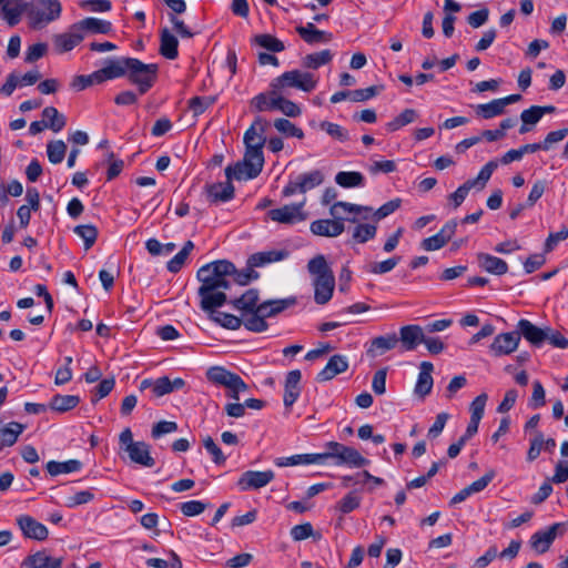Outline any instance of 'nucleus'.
I'll return each instance as SVG.
<instances>
[{
  "label": "nucleus",
  "instance_id": "obj_64",
  "mask_svg": "<svg viewBox=\"0 0 568 568\" xmlns=\"http://www.w3.org/2000/svg\"><path fill=\"white\" fill-rule=\"evenodd\" d=\"M206 504L200 500H190L180 505L181 513L186 517H193L202 514L206 509Z\"/></svg>",
  "mask_w": 568,
  "mask_h": 568
},
{
  "label": "nucleus",
  "instance_id": "obj_14",
  "mask_svg": "<svg viewBox=\"0 0 568 568\" xmlns=\"http://www.w3.org/2000/svg\"><path fill=\"white\" fill-rule=\"evenodd\" d=\"M268 125L270 123L265 119L257 116L244 133L245 149H263L266 142L265 132Z\"/></svg>",
  "mask_w": 568,
  "mask_h": 568
},
{
  "label": "nucleus",
  "instance_id": "obj_48",
  "mask_svg": "<svg viewBox=\"0 0 568 568\" xmlns=\"http://www.w3.org/2000/svg\"><path fill=\"white\" fill-rule=\"evenodd\" d=\"M377 227L373 224H357L352 234L354 243H366L376 236Z\"/></svg>",
  "mask_w": 568,
  "mask_h": 568
},
{
  "label": "nucleus",
  "instance_id": "obj_15",
  "mask_svg": "<svg viewBox=\"0 0 568 568\" xmlns=\"http://www.w3.org/2000/svg\"><path fill=\"white\" fill-rule=\"evenodd\" d=\"M17 525L26 538L39 541L45 540L48 538V528L29 515L19 516L17 518Z\"/></svg>",
  "mask_w": 568,
  "mask_h": 568
},
{
  "label": "nucleus",
  "instance_id": "obj_50",
  "mask_svg": "<svg viewBox=\"0 0 568 568\" xmlns=\"http://www.w3.org/2000/svg\"><path fill=\"white\" fill-rule=\"evenodd\" d=\"M74 233L83 240L85 250L91 248L98 239V229L92 224L78 225Z\"/></svg>",
  "mask_w": 568,
  "mask_h": 568
},
{
  "label": "nucleus",
  "instance_id": "obj_39",
  "mask_svg": "<svg viewBox=\"0 0 568 568\" xmlns=\"http://www.w3.org/2000/svg\"><path fill=\"white\" fill-rule=\"evenodd\" d=\"M28 2H19L14 1V7H9V3H6L1 7V11L10 27L17 26L23 12L27 13Z\"/></svg>",
  "mask_w": 568,
  "mask_h": 568
},
{
  "label": "nucleus",
  "instance_id": "obj_38",
  "mask_svg": "<svg viewBox=\"0 0 568 568\" xmlns=\"http://www.w3.org/2000/svg\"><path fill=\"white\" fill-rule=\"evenodd\" d=\"M244 159L252 164L248 178H256L262 172L264 165L263 149H246Z\"/></svg>",
  "mask_w": 568,
  "mask_h": 568
},
{
  "label": "nucleus",
  "instance_id": "obj_49",
  "mask_svg": "<svg viewBox=\"0 0 568 568\" xmlns=\"http://www.w3.org/2000/svg\"><path fill=\"white\" fill-rule=\"evenodd\" d=\"M67 145L62 140L51 141L47 144V154L51 163H61L65 156Z\"/></svg>",
  "mask_w": 568,
  "mask_h": 568
},
{
  "label": "nucleus",
  "instance_id": "obj_33",
  "mask_svg": "<svg viewBox=\"0 0 568 568\" xmlns=\"http://www.w3.org/2000/svg\"><path fill=\"white\" fill-rule=\"evenodd\" d=\"M280 93H282L278 89L271 88L268 93H260L252 100V105L256 111H267V110H277Z\"/></svg>",
  "mask_w": 568,
  "mask_h": 568
},
{
  "label": "nucleus",
  "instance_id": "obj_19",
  "mask_svg": "<svg viewBox=\"0 0 568 568\" xmlns=\"http://www.w3.org/2000/svg\"><path fill=\"white\" fill-rule=\"evenodd\" d=\"M128 58L109 59L105 65L97 70L98 78L101 83L106 80H113L121 77H126Z\"/></svg>",
  "mask_w": 568,
  "mask_h": 568
},
{
  "label": "nucleus",
  "instance_id": "obj_57",
  "mask_svg": "<svg viewBox=\"0 0 568 568\" xmlns=\"http://www.w3.org/2000/svg\"><path fill=\"white\" fill-rule=\"evenodd\" d=\"M383 85H372L365 89H356L351 91L353 102L367 101L383 91Z\"/></svg>",
  "mask_w": 568,
  "mask_h": 568
},
{
  "label": "nucleus",
  "instance_id": "obj_2",
  "mask_svg": "<svg viewBox=\"0 0 568 568\" xmlns=\"http://www.w3.org/2000/svg\"><path fill=\"white\" fill-rule=\"evenodd\" d=\"M307 271L314 277V301L318 305L328 303L335 288V277L325 256L318 254L310 260Z\"/></svg>",
  "mask_w": 568,
  "mask_h": 568
},
{
  "label": "nucleus",
  "instance_id": "obj_32",
  "mask_svg": "<svg viewBox=\"0 0 568 568\" xmlns=\"http://www.w3.org/2000/svg\"><path fill=\"white\" fill-rule=\"evenodd\" d=\"M26 426L17 423L10 422L9 424L2 426L0 425V450L4 447L13 446L19 436L23 433Z\"/></svg>",
  "mask_w": 568,
  "mask_h": 568
},
{
  "label": "nucleus",
  "instance_id": "obj_1",
  "mask_svg": "<svg viewBox=\"0 0 568 568\" xmlns=\"http://www.w3.org/2000/svg\"><path fill=\"white\" fill-rule=\"evenodd\" d=\"M234 272V264L226 260L211 262L199 268L196 277L201 286L197 294L202 311L213 314L227 302L225 291L231 286V275Z\"/></svg>",
  "mask_w": 568,
  "mask_h": 568
},
{
  "label": "nucleus",
  "instance_id": "obj_31",
  "mask_svg": "<svg viewBox=\"0 0 568 568\" xmlns=\"http://www.w3.org/2000/svg\"><path fill=\"white\" fill-rule=\"evenodd\" d=\"M434 366L430 362H423L420 364V372L418 374L417 383L415 385V394L425 397L432 392L433 377L432 372Z\"/></svg>",
  "mask_w": 568,
  "mask_h": 568
},
{
  "label": "nucleus",
  "instance_id": "obj_53",
  "mask_svg": "<svg viewBox=\"0 0 568 568\" xmlns=\"http://www.w3.org/2000/svg\"><path fill=\"white\" fill-rule=\"evenodd\" d=\"M361 505V497L356 490L349 491L345 497H343L338 504L337 509L342 514H349L353 510L357 509Z\"/></svg>",
  "mask_w": 568,
  "mask_h": 568
},
{
  "label": "nucleus",
  "instance_id": "obj_40",
  "mask_svg": "<svg viewBox=\"0 0 568 568\" xmlns=\"http://www.w3.org/2000/svg\"><path fill=\"white\" fill-rule=\"evenodd\" d=\"M364 180V175L356 171H341L335 176V182L345 189L363 186Z\"/></svg>",
  "mask_w": 568,
  "mask_h": 568
},
{
  "label": "nucleus",
  "instance_id": "obj_9",
  "mask_svg": "<svg viewBox=\"0 0 568 568\" xmlns=\"http://www.w3.org/2000/svg\"><path fill=\"white\" fill-rule=\"evenodd\" d=\"M326 448L331 449L332 458L336 459L335 465H348L351 467H363L369 464V460L363 457L358 450L345 446L337 442L326 443Z\"/></svg>",
  "mask_w": 568,
  "mask_h": 568
},
{
  "label": "nucleus",
  "instance_id": "obj_30",
  "mask_svg": "<svg viewBox=\"0 0 568 568\" xmlns=\"http://www.w3.org/2000/svg\"><path fill=\"white\" fill-rule=\"evenodd\" d=\"M179 40L170 32L168 28H163L160 32V53L169 60H174L179 55Z\"/></svg>",
  "mask_w": 568,
  "mask_h": 568
},
{
  "label": "nucleus",
  "instance_id": "obj_13",
  "mask_svg": "<svg viewBox=\"0 0 568 568\" xmlns=\"http://www.w3.org/2000/svg\"><path fill=\"white\" fill-rule=\"evenodd\" d=\"M520 336L517 332L498 334L489 346L490 353L496 356H505L515 352L519 345Z\"/></svg>",
  "mask_w": 568,
  "mask_h": 568
},
{
  "label": "nucleus",
  "instance_id": "obj_10",
  "mask_svg": "<svg viewBox=\"0 0 568 568\" xmlns=\"http://www.w3.org/2000/svg\"><path fill=\"white\" fill-rule=\"evenodd\" d=\"M568 529V520L564 523H556L545 530H538L530 537V547L537 554L546 552L558 535H564Z\"/></svg>",
  "mask_w": 568,
  "mask_h": 568
},
{
  "label": "nucleus",
  "instance_id": "obj_20",
  "mask_svg": "<svg viewBox=\"0 0 568 568\" xmlns=\"http://www.w3.org/2000/svg\"><path fill=\"white\" fill-rule=\"evenodd\" d=\"M295 31L307 44L328 43L333 39L331 32L318 30L312 22L297 26Z\"/></svg>",
  "mask_w": 568,
  "mask_h": 568
},
{
  "label": "nucleus",
  "instance_id": "obj_47",
  "mask_svg": "<svg viewBox=\"0 0 568 568\" xmlns=\"http://www.w3.org/2000/svg\"><path fill=\"white\" fill-rule=\"evenodd\" d=\"M363 209H364V205H358V204L339 201V202H335L331 206L329 214L334 219H343L344 220V217H343L344 214H347V213L359 214V213H362Z\"/></svg>",
  "mask_w": 568,
  "mask_h": 568
},
{
  "label": "nucleus",
  "instance_id": "obj_25",
  "mask_svg": "<svg viewBox=\"0 0 568 568\" xmlns=\"http://www.w3.org/2000/svg\"><path fill=\"white\" fill-rule=\"evenodd\" d=\"M476 257L479 267L490 274L504 275L508 272V264L497 256L488 253H478Z\"/></svg>",
  "mask_w": 568,
  "mask_h": 568
},
{
  "label": "nucleus",
  "instance_id": "obj_41",
  "mask_svg": "<svg viewBox=\"0 0 568 568\" xmlns=\"http://www.w3.org/2000/svg\"><path fill=\"white\" fill-rule=\"evenodd\" d=\"M333 54L326 49L320 52L306 54L302 60V65L307 69H318L320 67L331 62Z\"/></svg>",
  "mask_w": 568,
  "mask_h": 568
},
{
  "label": "nucleus",
  "instance_id": "obj_34",
  "mask_svg": "<svg viewBox=\"0 0 568 568\" xmlns=\"http://www.w3.org/2000/svg\"><path fill=\"white\" fill-rule=\"evenodd\" d=\"M83 40L81 31L71 28V32L61 33L54 37V44L60 52L72 50Z\"/></svg>",
  "mask_w": 568,
  "mask_h": 568
},
{
  "label": "nucleus",
  "instance_id": "obj_62",
  "mask_svg": "<svg viewBox=\"0 0 568 568\" xmlns=\"http://www.w3.org/2000/svg\"><path fill=\"white\" fill-rule=\"evenodd\" d=\"M400 204H402L400 199H394V200L386 202L379 209L374 211L373 219L375 221H381V220L387 217L388 215L394 213L397 209H399Z\"/></svg>",
  "mask_w": 568,
  "mask_h": 568
},
{
  "label": "nucleus",
  "instance_id": "obj_18",
  "mask_svg": "<svg viewBox=\"0 0 568 568\" xmlns=\"http://www.w3.org/2000/svg\"><path fill=\"white\" fill-rule=\"evenodd\" d=\"M519 336H524L532 346L540 347L546 341L547 331L532 324L528 320H520L517 324Z\"/></svg>",
  "mask_w": 568,
  "mask_h": 568
},
{
  "label": "nucleus",
  "instance_id": "obj_59",
  "mask_svg": "<svg viewBox=\"0 0 568 568\" xmlns=\"http://www.w3.org/2000/svg\"><path fill=\"white\" fill-rule=\"evenodd\" d=\"M258 276L260 274L254 271L253 267L247 265V267L242 271H237L235 268V272L231 275V281L244 286L247 285L251 281L257 280Z\"/></svg>",
  "mask_w": 568,
  "mask_h": 568
},
{
  "label": "nucleus",
  "instance_id": "obj_27",
  "mask_svg": "<svg viewBox=\"0 0 568 568\" xmlns=\"http://www.w3.org/2000/svg\"><path fill=\"white\" fill-rule=\"evenodd\" d=\"M206 193L212 203L227 202L234 197V186L227 180L206 185Z\"/></svg>",
  "mask_w": 568,
  "mask_h": 568
},
{
  "label": "nucleus",
  "instance_id": "obj_56",
  "mask_svg": "<svg viewBox=\"0 0 568 568\" xmlns=\"http://www.w3.org/2000/svg\"><path fill=\"white\" fill-rule=\"evenodd\" d=\"M203 446L207 450V453L212 456V460L215 465L221 466L226 462V456L223 454L217 444L213 440L211 436H206L203 439Z\"/></svg>",
  "mask_w": 568,
  "mask_h": 568
},
{
  "label": "nucleus",
  "instance_id": "obj_12",
  "mask_svg": "<svg viewBox=\"0 0 568 568\" xmlns=\"http://www.w3.org/2000/svg\"><path fill=\"white\" fill-rule=\"evenodd\" d=\"M273 470L256 471L247 470L244 471L237 480V486L241 490L260 489L265 487L274 479Z\"/></svg>",
  "mask_w": 568,
  "mask_h": 568
},
{
  "label": "nucleus",
  "instance_id": "obj_36",
  "mask_svg": "<svg viewBox=\"0 0 568 568\" xmlns=\"http://www.w3.org/2000/svg\"><path fill=\"white\" fill-rule=\"evenodd\" d=\"M80 403V397L77 395H54L49 404V407L58 413H65L73 409Z\"/></svg>",
  "mask_w": 568,
  "mask_h": 568
},
{
  "label": "nucleus",
  "instance_id": "obj_26",
  "mask_svg": "<svg viewBox=\"0 0 568 568\" xmlns=\"http://www.w3.org/2000/svg\"><path fill=\"white\" fill-rule=\"evenodd\" d=\"M230 304L243 315L246 313L258 310V291L250 288L245 291L240 297L230 301Z\"/></svg>",
  "mask_w": 568,
  "mask_h": 568
},
{
  "label": "nucleus",
  "instance_id": "obj_6",
  "mask_svg": "<svg viewBox=\"0 0 568 568\" xmlns=\"http://www.w3.org/2000/svg\"><path fill=\"white\" fill-rule=\"evenodd\" d=\"M207 379L217 385L224 386L227 389V396L232 399L239 400L240 393L247 390V384L242 377L235 373L227 371L222 366H213L206 372Z\"/></svg>",
  "mask_w": 568,
  "mask_h": 568
},
{
  "label": "nucleus",
  "instance_id": "obj_61",
  "mask_svg": "<svg viewBox=\"0 0 568 568\" xmlns=\"http://www.w3.org/2000/svg\"><path fill=\"white\" fill-rule=\"evenodd\" d=\"M178 430V424L175 422L170 420H161L153 425L151 430V436L154 439H159L160 437L171 434Z\"/></svg>",
  "mask_w": 568,
  "mask_h": 568
},
{
  "label": "nucleus",
  "instance_id": "obj_24",
  "mask_svg": "<svg viewBox=\"0 0 568 568\" xmlns=\"http://www.w3.org/2000/svg\"><path fill=\"white\" fill-rule=\"evenodd\" d=\"M398 339L405 351L415 349L424 341V332L419 325H406L400 327Z\"/></svg>",
  "mask_w": 568,
  "mask_h": 568
},
{
  "label": "nucleus",
  "instance_id": "obj_42",
  "mask_svg": "<svg viewBox=\"0 0 568 568\" xmlns=\"http://www.w3.org/2000/svg\"><path fill=\"white\" fill-rule=\"evenodd\" d=\"M476 114L483 119H491L505 112V108L500 99H495L488 103L475 106Z\"/></svg>",
  "mask_w": 568,
  "mask_h": 568
},
{
  "label": "nucleus",
  "instance_id": "obj_58",
  "mask_svg": "<svg viewBox=\"0 0 568 568\" xmlns=\"http://www.w3.org/2000/svg\"><path fill=\"white\" fill-rule=\"evenodd\" d=\"M100 78H98V72L94 71L88 75H77L73 78L71 82V88L75 91H82L90 85L100 84Z\"/></svg>",
  "mask_w": 568,
  "mask_h": 568
},
{
  "label": "nucleus",
  "instance_id": "obj_4",
  "mask_svg": "<svg viewBox=\"0 0 568 568\" xmlns=\"http://www.w3.org/2000/svg\"><path fill=\"white\" fill-rule=\"evenodd\" d=\"M59 0H32L27 6V17L32 29H42L61 16Z\"/></svg>",
  "mask_w": 568,
  "mask_h": 568
},
{
  "label": "nucleus",
  "instance_id": "obj_16",
  "mask_svg": "<svg viewBox=\"0 0 568 568\" xmlns=\"http://www.w3.org/2000/svg\"><path fill=\"white\" fill-rule=\"evenodd\" d=\"M310 230L317 236L336 237L344 232L345 225L343 219H321L313 221Z\"/></svg>",
  "mask_w": 568,
  "mask_h": 568
},
{
  "label": "nucleus",
  "instance_id": "obj_51",
  "mask_svg": "<svg viewBox=\"0 0 568 568\" xmlns=\"http://www.w3.org/2000/svg\"><path fill=\"white\" fill-rule=\"evenodd\" d=\"M498 162L491 160L487 162L479 171L476 179L467 180V182L473 183V187L479 186V189H484L486 183L489 181L493 172L497 169Z\"/></svg>",
  "mask_w": 568,
  "mask_h": 568
},
{
  "label": "nucleus",
  "instance_id": "obj_52",
  "mask_svg": "<svg viewBox=\"0 0 568 568\" xmlns=\"http://www.w3.org/2000/svg\"><path fill=\"white\" fill-rule=\"evenodd\" d=\"M274 126L278 132L285 134L286 136H294L297 139L304 138L303 130L297 128L293 122H291L287 119H284V118L276 119L274 121Z\"/></svg>",
  "mask_w": 568,
  "mask_h": 568
},
{
  "label": "nucleus",
  "instance_id": "obj_29",
  "mask_svg": "<svg viewBox=\"0 0 568 568\" xmlns=\"http://www.w3.org/2000/svg\"><path fill=\"white\" fill-rule=\"evenodd\" d=\"M287 256H288V252L285 250H281V251L273 250V251H266V252H257V253L252 254L247 258V265L253 268L262 267V266L273 263V262L283 261Z\"/></svg>",
  "mask_w": 568,
  "mask_h": 568
},
{
  "label": "nucleus",
  "instance_id": "obj_11",
  "mask_svg": "<svg viewBox=\"0 0 568 568\" xmlns=\"http://www.w3.org/2000/svg\"><path fill=\"white\" fill-rule=\"evenodd\" d=\"M305 200L300 203L286 204L282 207L272 209L267 212V216L277 223L293 225L305 221L307 214L304 212Z\"/></svg>",
  "mask_w": 568,
  "mask_h": 568
},
{
  "label": "nucleus",
  "instance_id": "obj_35",
  "mask_svg": "<svg viewBox=\"0 0 568 568\" xmlns=\"http://www.w3.org/2000/svg\"><path fill=\"white\" fill-rule=\"evenodd\" d=\"M45 468L51 476H58L60 474L79 471L82 468V463L78 459H69L67 462L50 460L47 463Z\"/></svg>",
  "mask_w": 568,
  "mask_h": 568
},
{
  "label": "nucleus",
  "instance_id": "obj_43",
  "mask_svg": "<svg viewBox=\"0 0 568 568\" xmlns=\"http://www.w3.org/2000/svg\"><path fill=\"white\" fill-rule=\"evenodd\" d=\"M417 111L414 109H405L400 114L394 118L386 124V129L388 132H395L400 128L413 123L417 119Z\"/></svg>",
  "mask_w": 568,
  "mask_h": 568
},
{
  "label": "nucleus",
  "instance_id": "obj_54",
  "mask_svg": "<svg viewBox=\"0 0 568 568\" xmlns=\"http://www.w3.org/2000/svg\"><path fill=\"white\" fill-rule=\"evenodd\" d=\"M214 103V97H193L189 100V109L193 112V115L197 116L204 113Z\"/></svg>",
  "mask_w": 568,
  "mask_h": 568
},
{
  "label": "nucleus",
  "instance_id": "obj_45",
  "mask_svg": "<svg viewBox=\"0 0 568 568\" xmlns=\"http://www.w3.org/2000/svg\"><path fill=\"white\" fill-rule=\"evenodd\" d=\"M210 315V318L214 322L219 323L222 327L227 329H239L242 326V318L224 312H216L214 311L213 314L207 313Z\"/></svg>",
  "mask_w": 568,
  "mask_h": 568
},
{
  "label": "nucleus",
  "instance_id": "obj_44",
  "mask_svg": "<svg viewBox=\"0 0 568 568\" xmlns=\"http://www.w3.org/2000/svg\"><path fill=\"white\" fill-rule=\"evenodd\" d=\"M194 248V244L192 241H186L182 247V250L175 254L166 264L168 270L171 273H178L185 263V260L190 255L191 251Z\"/></svg>",
  "mask_w": 568,
  "mask_h": 568
},
{
  "label": "nucleus",
  "instance_id": "obj_21",
  "mask_svg": "<svg viewBox=\"0 0 568 568\" xmlns=\"http://www.w3.org/2000/svg\"><path fill=\"white\" fill-rule=\"evenodd\" d=\"M301 378L302 373L300 369H294L287 373L284 385L283 402L285 407H291L297 400L301 394Z\"/></svg>",
  "mask_w": 568,
  "mask_h": 568
},
{
  "label": "nucleus",
  "instance_id": "obj_7",
  "mask_svg": "<svg viewBox=\"0 0 568 568\" xmlns=\"http://www.w3.org/2000/svg\"><path fill=\"white\" fill-rule=\"evenodd\" d=\"M316 85L317 79L313 73L297 69L286 71L271 82V88L278 89L281 92L286 88H295L304 92H311Z\"/></svg>",
  "mask_w": 568,
  "mask_h": 568
},
{
  "label": "nucleus",
  "instance_id": "obj_8",
  "mask_svg": "<svg viewBox=\"0 0 568 568\" xmlns=\"http://www.w3.org/2000/svg\"><path fill=\"white\" fill-rule=\"evenodd\" d=\"M324 181V174L320 170H313L297 175L294 180H290L283 187L282 195L290 197L295 193H306L310 190L321 185Z\"/></svg>",
  "mask_w": 568,
  "mask_h": 568
},
{
  "label": "nucleus",
  "instance_id": "obj_60",
  "mask_svg": "<svg viewBox=\"0 0 568 568\" xmlns=\"http://www.w3.org/2000/svg\"><path fill=\"white\" fill-rule=\"evenodd\" d=\"M400 262V256H393L382 262H375L369 265V272L373 274H385L390 272Z\"/></svg>",
  "mask_w": 568,
  "mask_h": 568
},
{
  "label": "nucleus",
  "instance_id": "obj_5",
  "mask_svg": "<svg viewBox=\"0 0 568 568\" xmlns=\"http://www.w3.org/2000/svg\"><path fill=\"white\" fill-rule=\"evenodd\" d=\"M156 63H144L136 58H128L126 78L138 87L140 94H145L158 79Z\"/></svg>",
  "mask_w": 568,
  "mask_h": 568
},
{
  "label": "nucleus",
  "instance_id": "obj_46",
  "mask_svg": "<svg viewBox=\"0 0 568 568\" xmlns=\"http://www.w3.org/2000/svg\"><path fill=\"white\" fill-rule=\"evenodd\" d=\"M253 42L271 52H282L285 50L284 43L268 33L257 34L253 38Z\"/></svg>",
  "mask_w": 568,
  "mask_h": 568
},
{
  "label": "nucleus",
  "instance_id": "obj_22",
  "mask_svg": "<svg viewBox=\"0 0 568 568\" xmlns=\"http://www.w3.org/2000/svg\"><path fill=\"white\" fill-rule=\"evenodd\" d=\"M125 453L131 463L143 467H153L155 465V460L151 456V447L145 442H136L135 445L129 446Z\"/></svg>",
  "mask_w": 568,
  "mask_h": 568
},
{
  "label": "nucleus",
  "instance_id": "obj_55",
  "mask_svg": "<svg viewBox=\"0 0 568 568\" xmlns=\"http://www.w3.org/2000/svg\"><path fill=\"white\" fill-rule=\"evenodd\" d=\"M320 128L323 131H325L328 135H331L333 139L339 142H345L349 139L347 130L341 126L339 124L323 121L320 123Z\"/></svg>",
  "mask_w": 568,
  "mask_h": 568
},
{
  "label": "nucleus",
  "instance_id": "obj_3",
  "mask_svg": "<svg viewBox=\"0 0 568 568\" xmlns=\"http://www.w3.org/2000/svg\"><path fill=\"white\" fill-rule=\"evenodd\" d=\"M295 303L294 297L265 301L258 305V310L248 313L250 317L242 320V325L251 332L262 333L268 327L266 317L275 316Z\"/></svg>",
  "mask_w": 568,
  "mask_h": 568
},
{
  "label": "nucleus",
  "instance_id": "obj_17",
  "mask_svg": "<svg viewBox=\"0 0 568 568\" xmlns=\"http://www.w3.org/2000/svg\"><path fill=\"white\" fill-rule=\"evenodd\" d=\"M347 369V358L344 355L335 354L328 359L326 366L316 375V381L318 383L328 382Z\"/></svg>",
  "mask_w": 568,
  "mask_h": 568
},
{
  "label": "nucleus",
  "instance_id": "obj_28",
  "mask_svg": "<svg viewBox=\"0 0 568 568\" xmlns=\"http://www.w3.org/2000/svg\"><path fill=\"white\" fill-rule=\"evenodd\" d=\"M74 30L88 31L94 34H109L112 31V23L98 18H85L73 24Z\"/></svg>",
  "mask_w": 568,
  "mask_h": 568
},
{
  "label": "nucleus",
  "instance_id": "obj_23",
  "mask_svg": "<svg viewBox=\"0 0 568 568\" xmlns=\"http://www.w3.org/2000/svg\"><path fill=\"white\" fill-rule=\"evenodd\" d=\"M398 342L399 339L396 333L374 337L371 341V346L367 348V355L369 357L383 355L386 352L394 349L397 346Z\"/></svg>",
  "mask_w": 568,
  "mask_h": 568
},
{
  "label": "nucleus",
  "instance_id": "obj_63",
  "mask_svg": "<svg viewBox=\"0 0 568 568\" xmlns=\"http://www.w3.org/2000/svg\"><path fill=\"white\" fill-rule=\"evenodd\" d=\"M49 557L45 551H38L24 558L22 567L24 568H43L48 565Z\"/></svg>",
  "mask_w": 568,
  "mask_h": 568
},
{
  "label": "nucleus",
  "instance_id": "obj_37",
  "mask_svg": "<svg viewBox=\"0 0 568 568\" xmlns=\"http://www.w3.org/2000/svg\"><path fill=\"white\" fill-rule=\"evenodd\" d=\"M42 116L45 121V126L53 132H60L67 124L65 116L61 114L54 106L44 108L42 111Z\"/></svg>",
  "mask_w": 568,
  "mask_h": 568
}]
</instances>
